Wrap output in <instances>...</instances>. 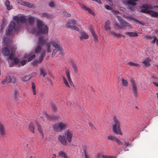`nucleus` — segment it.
<instances>
[{
  "mask_svg": "<svg viewBox=\"0 0 158 158\" xmlns=\"http://www.w3.org/2000/svg\"><path fill=\"white\" fill-rule=\"evenodd\" d=\"M124 144L126 146H128L129 145V143L128 142H125V143H124Z\"/></svg>",
  "mask_w": 158,
  "mask_h": 158,
  "instance_id": "59",
  "label": "nucleus"
},
{
  "mask_svg": "<svg viewBox=\"0 0 158 158\" xmlns=\"http://www.w3.org/2000/svg\"><path fill=\"white\" fill-rule=\"evenodd\" d=\"M67 125L63 122H60L58 123H56L53 126V129L56 131H60L66 128Z\"/></svg>",
  "mask_w": 158,
  "mask_h": 158,
  "instance_id": "6",
  "label": "nucleus"
},
{
  "mask_svg": "<svg viewBox=\"0 0 158 158\" xmlns=\"http://www.w3.org/2000/svg\"><path fill=\"white\" fill-rule=\"evenodd\" d=\"M127 18L129 20H130L132 21L136 22V23H138L139 21L138 20L135 19V18L133 17L132 16H128L127 17Z\"/></svg>",
  "mask_w": 158,
  "mask_h": 158,
  "instance_id": "38",
  "label": "nucleus"
},
{
  "mask_svg": "<svg viewBox=\"0 0 158 158\" xmlns=\"http://www.w3.org/2000/svg\"><path fill=\"white\" fill-rule=\"evenodd\" d=\"M7 81V83H10L12 84H15V80L12 81L11 78L9 75L7 76L6 77Z\"/></svg>",
  "mask_w": 158,
  "mask_h": 158,
  "instance_id": "36",
  "label": "nucleus"
},
{
  "mask_svg": "<svg viewBox=\"0 0 158 158\" xmlns=\"http://www.w3.org/2000/svg\"><path fill=\"white\" fill-rule=\"evenodd\" d=\"M153 83L155 86L158 87V82H153Z\"/></svg>",
  "mask_w": 158,
  "mask_h": 158,
  "instance_id": "53",
  "label": "nucleus"
},
{
  "mask_svg": "<svg viewBox=\"0 0 158 158\" xmlns=\"http://www.w3.org/2000/svg\"><path fill=\"white\" fill-rule=\"evenodd\" d=\"M35 54L32 53H30L25 55L24 57V58H26L28 61H30L34 59L35 57Z\"/></svg>",
  "mask_w": 158,
  "mask_h": 158,
  "instance_id": "15",
  "label": "nucleus"
},
{
  "mask_svg": "<svg viewBox=\"0 0 158 158\" xmlns=\"http://www.w3.org/2000/svg\"><path fill=\"white\" fill-rule=\"evenodd\" d=\"M8 39L7 38H5L3 40V44L5 46H6L7 47L3 48L2 50V53L5 56L8 57L9 59H12V61L10 64V67L16 66V67H20L21 64L23 66L27 62L26 60H23L20 62H19V60L16 58H13L14 56V51L15 49L13 47L10 46L9 44Z\"/></svg>",
  "mask_w": 158,
  "mask_h": 158,
  "instance_id": "2",
  "label": "nucleus"
},
{
  "mask_svg": "<svg viewBox=\"0 0 158 158\" xmlns=\"http://www.w3.org/2000/svg\"><path fill=\"white\" fill-rule=\"evenodd\" d=\"M35 123H30L29 126V129L30 131L32 133H35V127H34Z\"/></svg>",
  "mask_w": 158,
  "mask_h": 158,
  "instance_id": "27",
  "label": "nucleus"
},
{
  "mask_svg": "<svg viewBox=\"0 0 158 158\" xmlns=\"http://www.w3.org/2000/svg\"><path fill=\"white\" fill-rule=\"evenodd\" d=\"M58 155L61 158H69L67 154L63 151H60L58 152Z\"/></svg>",
  "mask_w": 158,
  "mask_h": 158,
  "instance_id": "21",
  "label": "nucleus"
},
{
  "mask_svg": "<svg viewBox=\"0 0 158 158\" xmlns=\"http://www.w3.org/2000/svg\"><path fill=\"white\" fill-rule=\"evenodd\" d=\"M56 155L55 154H53L52 155V158H56Z\"/></svg>",
  "mask_w": 158,
  "mask_h": 158,
  "instance_id": "60",
  "label": "nucleus"
},
{
  "mask_svg": "<svg viewBox=\"0 0 158 158\" xmlns=\"http://www.w3.org/2000/svg\"><path fill=\"white\" fill-rule=\"evenodd\" d=\"M73 68L75 72H76L77 70V67L76 65H73Z\"/></svg>",
  "mask_w": 158,
  "mask_h": 158,
  "instance_id": "50",
  "label": "nucleus"
},
{
  "mask_svg": "<svg viewBox=\"0 0 158 158\" xmlns=\"http://www.w3.org/2000/svg\"><path fill=\"white\" fill-rule=\"evenodd\" d=\"M64 15L67 17H70L71 16V14L66 11H64L63 12Z\"/></svg>",
  "mask_w": 158,
  "mask_h": 158,
  "instance_id": "44",
  "label": "nucleus"
},
{
  "mask_svg": "<svg viewBox=\"0 0 158 158\" xmlns=\"http://www.w3.org/2000/svg\"><path fill=\"white\" fill-rule=\"evenodd\" d=\"M114 25L115 28H118V30L122 28L121 27H119L116 23H114Z\"/></svg>",
  "mask_w": 158,
  "mask_h": 158,
  "instance_id": "49",
  "label": "nucleus"
},
{
  "mask_svg": "<svg viewBox=\"0 0 158 158\" xmlns=\"http://www.w3.org/2000/svg\"><path fill=\"white\" fill-rule=\"evenodd\" d=\"M130 81L132 84L134 95L135 98H137L138 97V95L137 93V89L135 82L132 79L130 80Z\"/></svg>",
  "mask_w": 158,
  "mask_h": 158,
  "instance_id": "12",
  "label": "nucleus"
},
{
  "mask_svg": "<svg viewBox=\"0 0 158 158\" xmlns=\"http://www.w3.org/2000/svg\"><path fill=\"white\" fill-rule=\"evenodd\" d=\"M23 6L30 8L34 7L35 6L33 4H32L26 1L24 2Z\"/></svg>",
  "mask_w": 158,
  "mask_h": 158,
  "instance_id": "28",
  "label": "nucleus"
},
{
  "mask_svg": "<svg viewBox=\"0 0 158 158\" xmlns=\"http://www.w3.org/2000/svg\"><path fill=\"white\" fill-rule=\"evenodd\" d=\"M37 46L35 50V52L36 53L41 52V55L40 60L38 62H41L43 60L44 56L47 52L50 53L51 52V45H52L55 48L53 50L52 56H54L57 51L59 53L62 54L63 49L60 46L59 42L54 39H51L50 41L48 42V39H44L43 36L39 38L37 42Z\"/></svg>",
  "mask_w": 158,
  "mask_h": 158,
  "instance_id": "1",
  "label": "nucleus"
},
{
  "mask_svg": "<svg viewBox=\"0 0 158 158\" xmlns=\"http://www.w3.org/2000/svg\"><path fill=\"white\" fill-rule=\"evenodd\" d=\"M66 139L68 142L71 143L73 137V131L69 130H67L64 134Z\"/></svg>",
  "mask_w": 158,
  "mask_h": 158,
  "instance_id": "10",
  "label": "nucleus"
},
{
  "mask_svg": "<svg viewBox=\"0 0 158 158\" xmlns=\"http://www.w3.org/2000/svg\"><path fill=\"white\" fill-rule=\"evenodd\" d=\"M117 18L118 20L120 22L122 26H129V23L123 20L120 16H117Z\"/></svg>",
  "mask_w": 158,
  "mask_h": 158,
  "instance_id": "17",
  "label": "nucleus"
},
{
  "mask_svg": "<svg viewBox=\"0 0 158 158\" xmlns=\"http://www.w3.org/2000/svg\"><path fill=\"white\" fill-rule=\"evenodd\" d=\"M32 89H35V86L34 84L33 83H32Z\"/></svg>",
  "mask_w": 158,
  "mask_h": 158,
  "instance_id": "55",
  "label": "nucleus"
},
{
  "mask_svg": "<svg viewBox=\"0 0 158 158\" xmlns=\"http://www.w3.org/2000/svg\"><path fill=\"white\" fill-rule=\"evenodd\" d=\"M114 141H115L117 143H118L119 144H121V141L119 139H118L117 138H115Z\"/></svg>",
  "mask_w": 158,
  "mask_h": 158,
  "instance_id": "45",
  "label": "nucleus"
},
{
  "mask_svg": "<svg viewBox=\"0 0 158 158\" xmlns=\"http://www.w3.org/2000/svg\"><path fill=\"white\" fill-rule=\"evenodd\" d=\"M52 108L53 110L54 111H56L57 109V107L55 105V104H52Z\"/></svg>",
  "mask_w": 158,
  "mask_h": 158,
  "instance_id": "46",
  "label": "nucleus"
},
{
  "mask_svg": "<svg viewBox=\"0 0 158 158\" xmlns=\"http://www.w3.org/2000/svg\"><path fill=\"white\" fill-rule=\"evenodd\" d=\"M13 19L18 23H21L22 24L26 23H27V19L26 16L24 15H22L20 16L17 15L13 16Z\"/></svg>",
  "mask_w": 158,
  "mask_h": 158,
  "instance_id": "8",
  "label": "nucleus"
},
{
  "mask_svg": "<svg viewBox=\"0 0 158 158\" xmlns=\"http://www.w3.org/2000/svg\"><path fill=\"white\" fill-rule=\"evenodd\" d=\"M44 117H46L49 120L51 118V117L47 114L46 112H44Z\"/></svg>",
  "mask_w": 158,
  "mask_h": 158,
  "instance_id": "42",
  "label": "nucleus"
},
{
  "mask_svg": "<svg viewBox=\"0 0 158 158\" xmlns=\"http://www.w3.org/2000/svg\"><path fill=\"white\" fill-rule=\"evenodd\" d=\"M18 3L21 5H23L24 2L21 0H17Z\"/></svg>",
  "mask_w": 158,
  "mask_h": 158,
  "instance_id": "48",
  "label": "nucleus"
},
{
  "mask_svg": "<svg viewBox=\"0 0 158 158\" xmlns=\"http://www.w3.org/2000/svg\"><path fill=\"white\" fill-rule=\"evenodd\" d=\"M89 125L91 127H92L93 126V124L92 123H89Z\"/></svg>",
  "mask_w": 158,
  "mask_h": 158,
  "instance_id": "62",
  "label": "nucleus"
},
{
  "mask_svg": "<svg viewBox=\"0 0 158 158\" xmlns=\"http://www.w3.org/2000/svg\"><path fill=\"white\" fill-rule=\"evenodd\" d=\"M48 5L51 7H53L55 6V3L53 1H51L49 3Z\"/></svg>",
  "mask_w": 158,
  "mask_h": 158,
  "instance_id": "43",
  "label": "nucleus"
},
{
  "mask_svg": "<svg viewBox=\"0 0 158 158\" xmlns=\"http://www.w3.org/2000/svg\"><path fill=\"white\" fill-rule=\"evenodd\" d=\"M151 60L149 58H145L142 61V64L144 66L146 67H148L151 65L150 62Z\"/></svg>",
  "mask_w": 158,
  "mask_h": 158,
  "instance_id": "16",
  "label": "nucleus"
},
{
  "mask_svg": "<svg viewBox=\"0 0 158 158\" xmlns=\"http://www.w3.org/2000/svg\"><path fill=\"white\" fill-rule=\"evenodd\" d=\"M110 22L109 21H107L106 22L105 27L106 31L109 33L110 32V30L111 28L110 26Z\"/></svg>",
  "mask_w": 158,
  "mask_h": 158,
  "instance_id": "25",
  "label": "nucleus"
},
{
  "mask_svg": "<svg viewBox=\"0 0 158 158\" xmlns=\"http://www.w3.org/2000/svg\"><path fill=\"white\" fill-rule=\"evenodd\" d=\"M105 7L107 10H110L111 9L110 7L108 5L106 6Z\"/></svg>",
  "mask_w": 158,
  "mask_h": 158,
  "instance_id": "52",
  "label": "nucleus"
},
{
  "mask_svg": "<svg viewBox=\"0 0 158 158\" xmlns=\"http://www.w3.org/2000/svg\"><path fill=\"white\" fill-rule=\"evenodd\" d=\"M6 82H7V80L6 78V79H5L4 80L2 81H1L2 83L3 84H5Z\"/></svg>",
  "mask_w": 158,
  "mask_h": 158,
  "instance_id": "51",
  "label": "nucleus"
},
{
  "mask_svg": "<svg viewBox=\"0 0 158 158\" xmlns=\"http://www.w3.org/2000/svg\"><path fill=\"white\" fill-rule=\"evenodd\" d=\"M0 133L3 135L6 134V129L4 126L0 123Z\"/></svg>",
  "mask_w": 158,
  "mask_h": 158,
  "instance_id": "19",
  "label": "nucleus"
},
{
  "mask_svg": "<svg viewBox=\"0 0 158 158\" xmlns=\"http://www.w3.org/2000/svg\"><path fill=\"white\" fill-rule=\"evenodd\" d=\"M5 4L8 10H9L12 9L13 6L10 5V2L8 0H7L5 2Z\"/></svg>",
  "mask_w": 158,
  "mask_h": 158,
  "instance_id": "26",
  "label": "nucleus"
},
{
  "mask_svg": "<svg viewBox=\"0 0 158 158\" xmlns=\"http://www.w3.org/2000/svg\"><path fill=\"white\" fill-rule=\"evenodd\" d=\"M152 6L149 5H146L140 7L141 12L149 13L151 16L153 17H158V12L152 11Z\"/></svg>",
  "mask_w": 158,
  "mask_h": 158,
  "instance_id": "4",
  "label": "nucleus"
},
{
  "mask_svg": "<svg viewBox=\"0 0 158 158\" xmlns=\"http://www.w3.org/2000/svg\"><path fill=\"white\" fill-rule=\"evenodd\" d=\"M81 7L82 8L84 9V10H87L91 14L94 15V14L93 11L90 8L87 7L85 6L84 5H81Z\"/></svg>",
  "mask_w": 158,
  "mask_h": 158,
  "instance_id": "22",
  "label": "nucleus"
},
{
  "mask_svg": "<svg viewBox=\"0 0 158 158\" xmlns=\"http://www.w3.org/2000/svg\"><path fill=\"white\" fill-rule=\"evenodd\" d=\"M37 125L38 127V131L41 135L42 138H43L44 136L42 129L40 125H39L38 124H37Z\"/></svg>",
  "mask_w": 158,
  "mask_h": 158,
  "instance_id": "32",
  "label": "nucleus"
},
{
  "mask_svg": "<svg viewBox=\"0 0 158 158\" xmlns=\"http://www.w3.org/2000/svg\"><path fill=\"white\" fill-rule=\"evenodd\" d=\"M127 64L130 66H136L137 67H140V66L139 64L135 63L132 61H130L128 62Z\"/></svg>",
  "mask_w": 158,
  "mask_h": 158,
  "instance_id": "31",
  "label": "nucleus"
},
{
  "mask_svg": "<svg viewBox=\"0 0 158 158\" xmlns=\"http://www.w3.org/2000/svg\"><path fill=\"white\" fill-rule=\"evenodd\" d=\"M37 30L32 29L31 32L33 33L37 34L39 35H42L48 34V29L41 20L38 19L36 21Z\"/></svg>",
  "mask_w": 158,
  "mask_h": 158,
  "instance_id": "3",
  "label": "nucleus"
},
{
  "mask_svg": "<svg viewBox=\"0 0 158 158\" xmlns=\"http://www.w3.org/2000/svg\"><path fill=\"white\" fill-rule=\"evenodd\" d=\"M19 29L18 26H16L15 22H11L9 26L7 35H9L11 33L16 32Z\"/></svg>",
  "mask_w": 158,
  "mask_h": 158,
  "instance_id": "9",
  "label": "nucleus"
},
{
  "mask_svg": "<svg viewBox=\"0 0 158 158\" xmlns=\"http://www.w3.org/2000/svg\"><path fill=\"white\" fill-rule=\"evenodd\" d=\"M63 80L64 81V82L65 85H66V87H70V86L68 82L67 81V80L66 79V78L64 77H63Z\"/></svg>",
  "mask_w": 158,
  "mask_h": 158,
  "instance_id": "40",
  "label": "nucleus"
},
{
  "mask_svg": "<svg viewBox=\"0 0 158 158\" xmlns=\"http://www.w3.org/2000/svg\"><path fill=\"white\" fill-rule=\"evenodd\" d=\"M41 17H46L48 19H51L52 18V16L50 14L45 13H43L41 14Z\"/></svg>",
  "mask_w": 158,
  "mask_h": 158,
  "instance_id": "33",
  "label": "nucleus"
},
{
  "mask_svg": "<svg viewBox=\"0 0 158 158\" xmlns=\"http://www.w3.org/2000/svg\"><path fill=\"white\" fill-rule=\"evenodd\" d=\"M109 34H112L114 36L117 37H120L121 36V35L120 34H117L115 32H110Z\"/></svg>",
  "mask_w": 158,
  "mask_h": 158,
  "instance_id": "39",
  "label": "nucleus"
},
{
  "mask_svg": "<svg viewBox=\"0 0 158 158\" xmlns=\"http://www.w3.org/2000/svg\"><path fill=\"white\" fill-rule=\"evenodd\" d=\"M85 158H90L89 155H87L86 154H85Z\"/></svg>",
  "mask_w": 158,
  "mask_h": 158,
  "instance_id": "58",
  "label": "nucleus"
},
{
  "mask_svg": "<svg viewBox=\"0 0 158 158\" xmlns=\"http://www.w3.org/2000/svg\"><path fill=\"white\" fill-rule=\"evenodd\" d=\"M89 30L92 35L94 37V41L96 42H97L98 41V36L95 33L93 29L90 28H89Z\"/></svg>",
  "mask_w": 158,
  "mask_h": 158,
  "instance_id": "20",
  "label": "nucleus"
},
{
  "mask_svg": "<svg viewBox=\"0 0 158 158\" xmlns=\"http://www.w3.org/2000/svg\"><path fill=\"white\" fill-rule=\"evenodd\" d=\"M124 3L128 6L129 7H135L136 5L135 2L138 0H123Z\"/></svg>",
  "mask_w": 158,
  "mask_h": 158,
  "instance_id": "11",
  "label": "nucleus"
},
{
  "mask_svg": "<svg viewBox=\"0 0 158 158\" xmlns=\"http://www.w3.org/2000/svg\"><path fill=\"white\" fill-rule=\"evenodd\" d=\"M12 81L15 80V83L16 82V80L14 77H11Z\"/></svg>",
  "mask_w": 158,
  "mask_h": 158,
  "instance_id": "56",
  "label": "nucleus"
},
{
  "mask_svg": "<svg viewBox=\"0 0 158 158\" xmlns=\"http://www.w3.org/2000/svg\"><path fill=\"white\" fill-rule=\"evenodd\" d=\"M81 7L82 8L84 9V10H87L91 14L94 15V14L93 11L90 8L87 7L85 6L84 5H81Z\"/></svg>",
  "mask_w": 158,
  "mask_h": 158,
  "instance_id": "24",
  "label": "nucleus"
},
{
  "mask_svg": "<svg viewBox=\"0 0 158 158\" xmlns=\"http://www.w3.org/2000/svg\"><path fill=\"white\" fill-rule=\"evenodd\" d=\"M33 90V93L34 95H35L36 94V91L35 89H32Z\"/></svg>",
  "mask_w": 158,
  "mask_h": 158,
  "instance_id": "57",
  "label": "nucleus"
},
{
  "mask_svg": "<svg viewBox=\"0 0 158 158\" xmlns=\"http://www.w3.org/2000/svg\"><path fill=\"white\" fill-rule=\"evenodd\" d=\"M28 24L30 25H32L35 21V17L32 16H29L27 18Z\"/></svg>",
  "mask_w": 158,
  "mask_h": 158,
  "instance_id": "18",
  "label": "nucleus"
},
{
  "mask_svg": "<svg viewBox=\"0 0 158 158\" xmlns=\"http://www.w3.org/2000/svg\"><path fill=\"white\" fill-rule=\"evenodd\" d=\"M81 39H87L89 38L88 35L84 32H81L80 37Z\"/></svg>",
  "mask_w": 158,
  "mask_h": 158,
  "instance_id": "30",
  "label": "nucleus"
},
{
  "mask_svg": "<svg viewBox=\"0 0 158 158\" xmlns=\"http://www.w3.org/2000/svg\"><path fill=\"white\" fill-rule=\"evenodd\" d=\"M76 24V22L75 20L71 19L67 22L66 27L71 30L79 31V28L75 26Z\"/></svg>",
  "mask_w": 158,
  "mask_h": 158,
  "instance_id": "7",
  "label": "nucleus"
},
{
  "mask_svg": "<svg viewBox=\"0 0 158 158\" xmlns=\"http://www.w3.org/2000/svg\"><path fill=\"white\" fill-rule=\"evenodd\" d=\"M81 7L82 8L84 9V10H87L91 14L94 15V14L93 11L90 8L87 7L85 6L84 5H81Z\"/></svg>",
  "mask_w": 158,
  "mask_h": 158,
  "instance_id": "23",
  "label": "nucleus"
},
{
  "mask_svg": "<svg viewBox=\"0 0 158 158\" xmlns=\"http://www.w3.org/2000/svg\"><path fill=\"white\" fill-rule=\"evenodd\" d=\"M121 81L123 86H127L128 84V82L126 79L124 78H122L121 79Z\"/></svg>",
  "mask_w": 158,
  "mask_h": 158,
  "instance_id": "37",
  "label": "nucleus"
},
{
  "mask_svg": "<svg viewBox=\"0 0 158 158\" xmlns=\"http://www.w3.org/2000/svg\"><path fill=\"white\" fill-rule=\"evenodd\" d=\"M58 139L61 143L63 145L67 144V140L66 139L65 136L64 135H60L58 137Z\"/></svg>",
  "mask_w": 158,
  "mask_h": 158,
  "instance_id": "13",
  "label": "nucleus"
},
{
  "mask_svg": "<svg viewBox=\"0 0 158 158\" xmlns=\"http://www.w3.org/2000/svg\"><path fill=\"white\" fill-rule=\"evenodd\" d=\"M32 63H33V64L34 65H35L36 64V63H35V62H33Z\"/></svg>",
  "mask_w": 158,
  "mask_h": 158,
  "instance_id": "64",
  "label": "nucleus"
},
{
  "mask_svg": "<svg viewBox=\"0 0 158 158\" xmlns=\"http://www.w3.org/2000/svg\"><path fill=\"white\" fill-rule=\"evenodd\" d=\"M156 45L158 46V38L156 40Z\"/></svg>",
  "mask_w": 158,
  "mask_h": 158,
  "instance_id": "63",
  "label": "nucleus"
},
{
  "mask_svg": "<svg viewBox=\"0 0 158 158\" xmlns=\"http://www.w3.org/2000/svg\"><path fill=\"white\" fill-rule=\"evenodd\" d=\"M37 73H33L31 74V77H35Z\"/></svg>",
  "mask_w": 158,
  "mask_h": 158,
  "instance_id": "54",
  "label": "nucleus"
},
{
  "mask_svg": "<svg viewBox=\"0 0 158 158\" xmlns=\"http://www.w3.org/2000/svg\"><path fill=\"white\" fill-rule=\"evenodd\" d=\"M40 75L44 77L47 74V72L43 68H41L40 69Z\"/></svg>",
  "mask_w": 158,
  "mask_h": 158,
  "instance_id": "34",
  "label": "nucleus"
},
{
  "mask_svg": "<svg viewBox=\"0 0 158 158\" xmlns=\"http://www.w3.org/2000/svg\"><path fill=\"white\" fill-rule=\"evenodd\" d=\"M31 78V77L29 75L26 76L22 77L21 79L23 81H28Z\"/></svg>",
  "mask_w": 158,
  "mask_h": 158,
  "instance_id": "35",
  "label": "nucleus"
},
{
  "mask_svg": "<svg viewBox=\"0 0 158 158\" xmlns=\"http://www.w3.org/2000/svg\"><path fill=\"white\" fill-rule=\"evenodd\" d=\"M125 35L131 37H135L138 36V34L136 32H127L125 33Z\"/></svg>",
  "mask_w": 158,
  "mask_h": 158,
  "instance_id": "29",
  "label": "nucleus"
},
{
  "mask_svg": "<svg viewBox=\"0 0 158 158\" xmlns=\"http://www.w3.org/2000/svg\"><path fill=\"white\" fill-rule=\"evenodd\" d=\"M146 37L148 39H150L151 38V36L150 35H147Z\"/></svg>",
  "mask_w": 158,
  "mask_h": 158,
  "instance_id": "61",
  "label": "nucleus"
},
{
  "mask_svg": "<svg viewBox=\"0 0 158 158\" xmlns=\"http://www.w3.org/2000/svg\"><path fill=\"white\" fill-rule=\"evenodd\" d=\"M115 138L116 137L114 136L110 135L107 137V139L108 140H110L112 141H114Z\"/></svg>",
  "mask_w": 158,
  "mask_h": 158,
  "instance_id": "41",
  "label": "nucleus"
},
{
  "mask_svg": "<svg viewBox=\"0 0 158 158\" xmlns=\"http://www.w3.org/2000/svg\"><path fill=\"white\" fill-rule=\"evenodd\" d=\"M102 158H113V157L111 156H107L102 155L101 156Z\"/></svg>",
  "mask_w": 158,
  "mask_h": 158,
  "instance_id": "47",
  "label": "nucleus"
},
{
  "mask_svg": "<svg viewBox=\"0 0 158 158\" xmlns=\"http://www.w3.org/2000/svg\"><path fill=\"white\" fill-rule=\"evenodd\" d=\"M66 75L70 85L73 87L74 88L75 86L71 80L70 76V72L69 70L66 71Z\"/></svg>",
  "mask_w": 158,
  "mask_h": 158,
  "instance_id": "14",
  "label": "nucleus"
},
{
  "mask_svg": "<svg viewBox=\"0 0 158 158\" xmlns=\"http://www.w3.org/2000/svg\"><path fill=\"white\" fill-rule=\"evenodd\" d=\"M112 127L113 131L114 133L116 134L122 135L120 128L119 122L116 118H114V123L112 125Z\"/></svg>",
  "mask_w": 158,
  "mask_h": 158,
  "instance_id": "5",
  "label": "nucleus"
}]
</instances>
